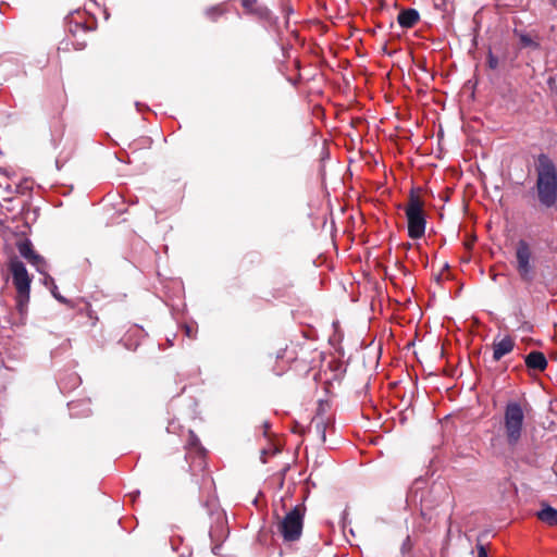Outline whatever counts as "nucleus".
<instances>
[{"label": "nucleus", "mask_w": 557, "mask_h": 557, "mask_svg": "<svg viewBox=\"0 0 557 557\" xmlns=\"http://www.w3.org/2000/svg\"><path fill=\"white\" fill-rule=\"evenodd\" d=\"M536 183L534 194L541 208L552 210L557 207V168L545 153L535 163Z\"/></svg>", "instance_id": "1"}, {"label": "nucleus", "mask_w": 557, "mask_h": 557, "mask_svg": "<svg viewBox=\"0 0 557 557\" xmlns=\"http://www.w3.org/2000/svg\"><path fill=\"white\" fill-rule=\"evenodd\" d=\"M306 507L296 505L283 518H278L277 533L282 536L284 543L298 542L302 535Z\"/></svg>", "instance_id": "2"}, {"label": "nucleus", "mask_w": 557, "mask_h": 557, "mask_svg": "<svg viewBox=\"0 0 557 557\" xmlns=\"http://www.w3.org/2000/svg\"><path fill=\"white\" fill-rule=\"evenodd\" d=\"M9 270L12 275L13 285L16 288V301L20 312H23L29 301L30 277L25 264L17 258L9 262Z\"/></svg>", "instance_id": "3"}, {"label": "nucleus", "mask_w": 557, "mask_h": 557, "mask_svg": "<svg viewBox=\"0 0 557 557\" xmlns=\"http://www.w3.org/2000/svg\"><path fill=\"white\" fill-rule=\"evenodd\" d=\"M524 413L520 404L510 401L505 408L504 426L507 443L515 446L522 434Z\"/></svg>", "instance_id": "4"}, {"label": "nucleus", "mask_w": 557, "mask_h": 557, "mask_svg": "<svg viewBox=\"0 0 557 557\" xmlns=\"http://www.w3.org/2000/svg\"><path fill=\"white\" fill-rule=\"evenodd\" d=\"M405 212L408 221V235L413 239L421 238L425 232L426 221L423 203L413 193L410 194Z\"/></svg>", "instance_id": "5"}, {"label": "nucleus", "mask_w": 557, "mask_h": 557, "mask_svg": "<svg viewBox=\"0 0 557 557\" xmlns=\"http://www.w3.org/2000/svg\"><path fill=\"white\" fill-rule=\"evenodd\" d=\"M185 460L189 462V470H203L206 468L207 450L201 445L200 440L191 430L188 431V440L186 443Z\"/></svg>", "instance_id": "6"}, {"label": "nucleus", "mask_w": 557, "mask_h": 557, "mask_svg": "<svg viewBox=\"0 0 557 557\" xmlns=\"http://www.w3.org/2000/svg\"><path fill=\"white\" fill-rule=\"evenodd\" d=\"M531 248L525 240H519L516 249L517 271L522 281L531 283L534 278L533 265L531 264Z\"/></svg>", "instance_id": "7"}, {"label": "nucleus", "mask_w": 557, "mask_h": 557, "mask_svg": "<svg viewBox=\"0 0 557 557\" xmlns=\"http://www.w3.org/2000/svg\"><path fill=\"white\" fill-rule=\"evenodd\" d=\"M203 490L207 491V495L205 499H201V503L203 507L207 508L208 515L213 516L216 513L218 520L222 519V516L218 510L216 497L214 495V482L208 474L202 475L201 479V491Z\"/></svg>", "instance_id": "8"}, {"label": "nucleus", "mask_w": 557, "mask_h": 557, "mask_svg": "<svg viewBox=\"0 0 557 557\" xmlns=\"http://www.w3.org/2000/svg\"><path fill=\"white\" fill-rule=\"evenodd\" d=\"M524 361H525L528 369L534 370V371L545 370L547 367V363H548L545 355L543 352L536 351V350L528 354L525 356Z\"/></svg>", "instance_id": "9"}, {"label": "nucleus", "mask_w": 557, "mask_h": 557, "mask_svg": "<svg viewBox=\"0 0 557 557\" xmlns=\"http://www.w3.org/2000/svg\"><path fill=\"white\" fill-rule=\"evenodd\" d=\"M541 510L536 512V518L549 527L557 525V509L547 503L541 504Z\"/></svg>", "instance_id": "10"}, {"label": "nucleus", "mask_w": 557, "mask_h": 557, "mask_svg": "<svg viewBox=\"0 0 557 557\" xmlns=\"http://www.w3.org/2000/svg\"><path fill=\"white\" fill-rule=\"evenodd\" d=\"M515 343L511 337L506 336L499 342L493 343V359L500 360L505 355L513 349Z\"/></svg>", "instance_id": "11"}, {"label": "nucleus", "mask_w": 557, "mask_h": 557, "mask_svg": "<svg viewBox=\"0 0 557 557\" xmlns=\"http://www.w3.org/2000/svg\"><path fill=\"white\" fill-rule=\"evenodd\" d=\"M420 14L416 9H405L397 16L398 24L403 28H411L419 21Z\"/></svg>", "instance_id": "12"}, {"label": "nucleus", "mask_w": 557, "mask_h": 557, "mask_svg": "<svg viewBox=\"0 0 557 557\" xmlns=\"http://www.w3.org/2000/svg\"><path fill=\"white\" fill-rule=\"evenodd\" d=\"M332 422L333 419L331 416L327 418H321L319 420H314V418L312 419V423H314L317 433L319 434L322 443H325L326 441V429L330 424H332Z\"/></svg>", "instance_id": "13"}, {"label": "nucleus", "mask_w": 557, "mask_h": 557, "mask_svg": "<svg viewBox=\"0 0 557 557\" xmlns=\"http://www.w3.org/2000/svg\"><path fill=\"white\" fill-rule=\"evenodd\" d=\"M333 406L332 399L330 397L320 398L318 400V408L315 411L314 420H319L321 418H327L326 416Z\"/></svg>", "instance_id": "14"}, {"label": "nucleus", "mask_w": 557, "mask_h": 557, "mask_svg": "<svg viewBox=\"0 0 557 557\" xmlns=\"http://www.w3.org/2000/svg\"><path fill=\"white\" fill-rule=\"evenodd\" d=\"M17 250H18L20 255L26 260L32 259L33 256L36 253L33 249L32 243L28 239L18 242Z\"/></svg>", "instance_id": "15"}, {"label": "nucleus", "mask_w": 557, "mask_h": 557, "mask_svg": "<svg viewBox=\"0 0 557 557\" xmlns=\"http://www.w3.org/2000/svg\"><path fill=\"white\" fill-rule=\"evenodd\" d=\"M27 261L32 265H34L39 273L46 274L47 263H46V260L40 255L35 253L33 256V258Z\"/></svg>", "instance_id": "16"}, {"label": "nucleus", "mask_w": 557, "mask_h": 557, "mask_svg": "<svg viewBox=\"0 0 557 557\" xmlns=\"http://www.w3.org/2000/svg\"><path fill=\"white\" fill-rule=\"evenodd\" d=\"M44 282H45L46 285L51 284L53 286L51 288V293H52V295H53V297L55 299H58L62 304L66 302V299L58 293V287L54 284V281H53V278L50 275H45Z\"/></svg>", "instance_id": "17"}, {"label": "nucleus", "mask_w": 557, "mask_h": 557, "mask_svg": "<svg viewBox=\"0 0 557 557\" xmlns=\"http://www.w3.org/2000/svg\"><path fill=\"white\" fill-rule=\"evenodd\" d=\"M223 9L221 5L210 7L206 10L205 14L211 21H216L219 16L223 14Z\"/></svg>", "instance_id": "18"}, {"label": "nucleus", "mask_w": 557, "mask_h": 557, "mask_svg": "<svg viewBox=\"0 0 557 557\" xmlns=\"http://www.w3.org/2000/svg\"><path fill=\"white\" fill-rule=\"evenodd\" d=\"M519 39L523 47H532V48L539 47V45L528 34H520Z\"/></svg>", "instance_id": "19"}, {"label": "nucleus", "mask_w": 557, "mask_h": 557, "mask_svg": "<svg viewBox=\"0 0 557 557\" xmlns=\"http://www.w3.org/2000/svg\"><path fill=\"white\" fill-rule=\"evenodd\" d=\"M412 546H413V545H412L411 539H410V536L408 535V536L404 540V542H403V544H401V547H400L401 554H403V555L409 554V553L411 552V549H412Z\"/></svg>", "instance_id": "20"}, {"label": "nucleus", "mask_w": 557, "mask_h": 557, "mask_svg": "<svg viewBox=\"0 0 557 557\" xmlns=\"http://www.w3.org/2000/svg\"><path fill=\"white\" fill-rule=\"evenodd\" d=\"M487 64L488 67L492 70H496L498 67V58L492 53V51L488 52L487 55Z\"/></svg>", "instance_id": "21"}, {"label": "nucleus", "mask_w": 557, "mask_h": 557, "mask_svg": "<svg viewBox=\"0 0 557 557\" xmlns=\"http://www.w3.org/2000/svg\"><path fill=\"white\" fill-rule=\"evenodd\" d=\"M478 557H488L487 550L482 543H476Z\"/></svg>", "instance_id": "22"}, {"label": "nucleus", "mask_w": 557, "mask_h": 557, "mask_svg": "<svg viewBox=\"0 0 557 557\" xmlns=\"http://www.w3.org/2000/svg\"><path fill=\"white\" fill-rule=\"evenodd\" d=\"M257 13L260 15V17L262 18H270V15H271V12L267 9V8H263V7H259L257 9Z\"/></svg>", "instance_id": "23"}, {"label": "nucleus", "mask_w": 557, "mask_h": 557, "mask_svg": "<svg viewBox=\"0 0 557 557\" xmlns=\"http://www.w3.org/2000/svg\"><path fill=\"white\" fill-rule=\"evenodd\" d=\"M212 553L214 555L221 556L222 555V544H214L212 547Z\"/></svg>", "instance_id": "24"}, {"label": "nucleus", "mask_w": 557, "mask_h": 557, "mask_svg": "<svg viewBox=\"0 0 557 557\" xmlns=\"http://www.w3.org/2000/svg\"><path fill=\"white\" fill-rule=\"evenodd\" d=\"M184 330H185V334L190 337V338H194L195 337V334H194V331L193 329L189 326V325H185L184 326Z\"/></svg>", "instance_id": "25"}, {"label": "nucleus", "mask_w": 557, "mask_h": 557, "mask_svg": "<svg viewBox=\"0 0 557 557\" xmlns=\"http://www.w3.org/2000/svg\"><path fill=\"white\" fill-rule=\"evenodd\" d=\"M294 432H300V433H304L305 432V428L302 425H300L298 422L295 423V426L293 429Z\"/></svg>", "instance_id": "26"}, {"label": "nucleus", "mask_w": 557, "mask_h": 557, "mask_svg": "<svg viewBox=\"0 0 557 557\" xmlns=\"http://www.w3.org/2000/svg\"><path fill=\"white\" fill-rule=\"evenodd\" d=\"M257 0H242V4L244 8H249Z\"/></svg>", "instance_id": "27"}, {"label": "nucleus", "mask_w": 557, "mask_h": 557, "mask_svg": "<svg viewBox=\"0 0 557 557\" xmlns=\"http://www.w3.org/2000/svg\"><path fill=\"white\" fill-rule=\"evenodd\" d=\"M210 536H211L212 542H214L215 540H214V531L213 530L210 532Z\"/></svg>", "instance_id": "28"}, {"label": "nucleus", "mask_w": 557, "mask_h": 557, "mask_svg": "<svg viewBox=\"0 0 557 557\" xmlns=\"http://www.w3.org/2000/svg\"><path fill=\"white\" fill-rule=\"evenodd\" d=\"M324 392H325L326 395H329L330 391L327 388V385L325 386Z\"/></svg>", "instance_id": "29"}, {"label": "nucleus", "mask_w": 557, "mask_h": 557, "mask_svg": "<svg viewBox=\"0 0 557 557\" xmlns=\"http://www.w3.org/2000/svg\"><path fill=\"white\" fill-rule=\"evenodd\" d=\"M323 383L329 384V383H331V380L327 379Z\"/></svg>", "instance_id": "30"}, {"label": "nucleus", "mask_w": 557, "mask_h": 557, "mask_svg": "<svg viewBox=\"0 0 557 557\" xmlns=\"http://www.w3.org/2000/svg\"><path fill=\"white\" fill-rule=\"evenodd\" d=\"M552 1H553V3H554L555 5L557 4V0H552Z\"/></svg>", "instance_id": "31"}]
</instances>
